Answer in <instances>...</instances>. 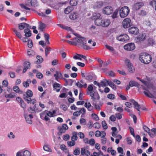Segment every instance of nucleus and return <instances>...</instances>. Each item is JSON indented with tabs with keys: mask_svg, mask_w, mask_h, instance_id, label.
Here are the masks:
<instances>
[{
	"mask_svg": "<svg viewBox=\"0 0 156 156\" xmlns=\"http://www.w3.org/2000/svg\"><path fill=\"white\" fill-rule=\"evenodd\" d=\"M72 40H75L74 41V44L73 45L77 46L79 48L82 47L84 49L87 50L91 49L89 46L87 45V41L86 38L83 37H78L73 38L71 39Z\"/></svg>",
	"mask_w": 156,
	"mask_h": 156,
	"instance_id": "1",
	"label": "nucleus"
},
{
	"mask_svg": "<svg viewBox=\"0 0 156 156\" xmlns=\"http://www.w3.org/2000/svg\"><path fill=\"white\" fill-rule=\"evenodd\" d=\"M20 5L22 9L26 10H30L28 7L30 6L35 7L37 5V1L36 0H27L25 4H21Z\"/></svg>",
	"mask_w": 156,
	"mask_h": 156,
	"instance_id": "2",
	"label": "nucleus"
},
{
	"mask_svg": "<svg viewBox=\"0 0 156 156\" xmlns=\"http://www.w3.org/2000/svg\"><path fill=\"white\" fill-rule=\"evenodd\" d=\"M140 60L144 64L150 63L151 61V56L149 54L144 53L139 56Z\"/></svg>",
	"mask_w": 156,
	"mask_h": 156,
	"instance_id": "3",
	"label": "nucleus"
},
{
	"mask_svg": "<svg viewBox=\"0 0 156 156\" xmlns=\"http://www.w3.org/2000/svg\"><path fill=\"white\" fill-rule=\"evenodd\" d=\"M125 64L127 66L128 71L130 73H133L134 72V67L130 62V61L129 59H126L125 60Z\"/></svg>",
	"mask_w": 156,
	"mask_h": 156,
	"instance_id": "4",
	"label": "nucleus"
},
{
	"mask_svg": "<svg viewBox=\"0 0 156 156\" xmlns=\"http://www.w3.org/2000/svg\"><path fill=\"white\" fill-rule=\"evenodd\" d=\"M123 27L125 28H128L132 24L131 20L128 18L125 19L122 22Z\"/></svg>",
	"mask_w": 156,
	"mask_h": 156,
	"instance_id": "5",
	"label": "nucleus"
},
{
	"mask_svg": "<svg viewBox=\"0 0 156 156\" xmlns=\"http://www.w3.org/2000/svg\"><path fill=\"white\" fill-rule=\"evenodd\" d=\"M116 38L117 40L122 42L127 41L129 39L128 36L126 34L120 35L117 37Z\"/></svg>",
	"mask_w": 156,
	"mask_h": 156,
	"instance_id": "6",
	"label": "nucleus"
},
{
	"mask_svg": "<svg viewBox=\"0 0 156 156\" xmlns=\"http://www.w3.org/2000/svg\"><path fill=\"white\" fill-rule=\"evenodd\" d=\"M124 48L126 50L130 51L133 50L135 48V46L133 43H129L125 45Z\"/></svg>",
	"mask_w": 156,
	"mask_h": 156,
	"instance_id": "7",
	"label": "nucleus"
},
{
	"mask_svg": "<svg viewBox=\"0 0 156 156\" xmlns=\"http://www.w3.org/2000/svg\"><path fill=\"white\" fill-rule=\"evenodd\" d=\"M78 16V14L77 12L73 11V10H71L70 14L69 15V17L71 20H76Z\"/></svg>",
	"mask_w": 156,
	"mask_h": 156,
	"instance_id": "8",
	"label": "nucleus"
},
{
	"mask_svg": "<svg viewBox=\"0 0 156 156\" xmlns=\"http://www.w3.org/2000/svg\"><path fill=\"white\" fill-rule=\"evenodd\" d=\"M128 31L130 34L137 35L139 33V29L136 27H132L129 29Z\"/></svg>",
	"mask_w": 156,
	"mask_h": 156,
	"instance_id": "9",
	"label": "nucleus"
},
{
	"mask_svg": "<svg viewBox=\"0 0 156 156\" xmlns=\"http://www.w3.org/2000/svg\"><path fill=\"white\" fill-rule=\"evenodd\" d=\"M146 35L145 34H140L136 37V42L138 43L143 41L146 39Z\"/></svg>",
	"mask_w": 156,
	"mask_h": 156,
	"instance_id": "10",
	"label": "nucleus"
},
{
	"mask_svg": "<svg viewBox=\"0 0 156 156\" xmlns=\"http://www.w3.org/2000/svg\"><path fill=\"white\" fill-rule=\"evenodd\" d=\"M53 90L57 92H59L62 88V86L60 84L55 82L53 85Z\"/></svg>",
	"mask_w": 156,
	"mask_h": 156,
	"instance_id": "11",
	"label": "nucleus"
},
{
	"mask_svg": "<svg viewBox=\"0 0 156 156\" xmlns=\"http://www.w3.org/2000/svg\"><path fill=\"white\" fill-rule=\"evenodd\" d=\"M68 127L66 124H64L62 125V127H60L59 129V132L58 134H61L65 132L66 130L68 129Z\"/></svg>",
	"mask_w": 156,
	"mask_h": 156,
	"instance_id": "12",
	"label": "nucleus"
},
{
	"mask_svg": "<svg viewBox=\"0 0 156 156\" xmlns=\"http://www.w3.org/2000/svg\"><path fill=\"white\" fill-rule=\"evenodd\" d=\"M89 95L91 97V99L93 100H99L100 99L99 95L97 92H94L90 94Z\"/></svg>",
	"mask_w": 156,
	"mask_h": 156,
	"instance_id": "13",
	"label": "nucleus"
},
{
	"mask_svg": "<svg viewBox=\"0 0 156 156\" xmlns=\"http://www.w3.org/2000/svg\"><path fill=\"white\" fill-rule=\"evenodd\" d=\"M129 101L133 104L134 105V108L135 109H137V111L140 112V109L141 108L140 105L133 99L130 100Z\"/></svg>",
	"mask_w": 156,
	"mask_h": 156,
	"instance_id": "14",
	"label": "nucleus"
},
{
	"mask_svg": "<svg viewBox=\"0 0 156 156\" xmlns=\"http://www.w3.org/2000/svg\"><path fill=\"white\" fill-rule=\"evenodd\" d=\"M101 26L104 27H108L110 23V20L107 19H103Z\"/></svg>",
	"mask_w": 156,
	"mask_h": 156,
	"instance_id": "15",
	"label": "nucleus"
},
{
	"mask_svg": "<svg viewBox=\"0 0 156 156\" xmlns=\"http://www.w3.org/2000/svg\"><path fill=\"white\" fill-rule=\"evenodd\" d=\"M130 10H119L120 16L121 18L126 17L129 13Z\"/></svg>",
	"mask_w": 156,
	"mask_h": 156,
	"instance_id": "16",
	"label": "nucleus"
},
{
	"mask_svg": "<svg viewBox=\"0 0 156 156\" xmlns=\"http://www.w3.org/2000/svg\"><path fill=\"white\" fill-rule=\"evenodd\" d=\"M54 76L55 77L56 80L58 82V79L59 78L62 79L63 77L61 72L58 71H56L55 73L54 74Z\"/></svg>",
	"mask_w": 156,
	"mask_h": 156,
	"instance_id": "17",
	"label": "nucleus"
},
{
	"mask_svg": "<svg viewBox=\"0 0 156 156\" xmlns=\"http://www.w3.org/2000/svg\"><path fill=\"white\" fill-rule=\"evenodd\" d=\"M144 5V4L143 2H139L135 4L133 8L135 10H139Z\"/></svg>",
	"mask_w": 156,
	"mask_h": 156,
	"instance_id": "18",
	"label": "nucleus"
},
{
	"mask_svg": "<svg viewBox=\"0 0 156 156\" xmlns=\"http://www.w3.org/2000/svg\"><path fill=\"white\" fill-rule=\"evenodd\" d=\"M18 25L19 28L20 30L23 29L25 27H27V28L29 27V24L25 23H20L18 24Z\"/></svg>",
	"mask_w": 156,
	"mask_h": 156,
	"instance_id": "19",
	"label": "nucleus"
},
{
	"mask_svg": "<svg viewBox=\"0 0 156 156\" xmlns=\"http://www.w3.org/2000/svg\"><path fill=\"white\" fill-rule=\"evenodd\" d=\"M93 86H94L93 84H91L88 86L87 88V90L88 91L87 92V94L89 95L90 94H91L93 93L94 91Z\"/></svg>",
	"mask_w": 156,
	"mask_h": 156,
	"instance_id": "20",
	"label": "nucleus"
},
{
	"mask_svg": "<svg viewBox=\"0 0 156 156\" xmlns=\"http://www.w3.org/2000/svg\"><path fill=\"white\" fill-rule=\"evenodd\" d=\"M143 128L144 131L147 133L151 136V137H153L154 136V135L151 132L150 129L147 126L145 125L144 126H143Z\"/></svg>",
	"mask_w": 156,
	"mask_h": 156,
	"instance_id": "21",
	"label": "nucleus"
},
{
	"mask_svg": "<svg viewBox=\"0 0 156 156\" xmlns=\"http://www.w3.org/2000/svg\"><path fill=\"white\" fill-rule=\"evenodd\" d=\"M25 33V36L26 37H30L31 36L30 30L28 27L26 28L24 30Z\"/></svg>",
	"mask_w": 156,
	"mask_h": 156,
	"instance_id": "22",
	"label": "nucleus"
},
{
	"mask_svg": "<svg viewBox=\"0 0 156 156\" xmlns=\"http://www.w3.org/2000/svg\"><path fill=\"white\" fill-rule=\"evenodd\" d=\"M109 82L110 81L108 80H107L104 79L103 80V81L101 82L100 83V85L103 87H106L108 85Z\"/></svg>",
	"mask_w": 156,
	"mask_h": 156,
	"instance_id": "23",
	"label": "nucleus"
},
{
	"mask_svg": "<svg viewBox=\"0 0 156 156\" xmlns=\"http://www.w3.org/2000/svg\"><path fill=\"white\" fill-rule=\"evenodd\" d=\"M84 106L87 108L89 111H91L93 109V107L91 106L90 102H86Z\"/></svg>",
	"mask_w": 156,
	"mask_h": 156,
	"instance_id": "24",
	"label": "nucleus"
},
{
	"mask_svg": "<svg viewBox=\"0 0 156 156\" xmlns=\"http://www.w3.org/2000/svg\"><path fill=\"white\" fill-rule=\"evenodd\" d=\"M46 27V24L45 23H42L41 22L39 23V25L38 29L41 31H43L44 29Z\"/></svg>",
	"mask_w": 156,
	"mask_h": 156,
	"instance_id": "25",
	"label": "nucleus"
},
{
	"mask_svg": "<svg viewBox=\"0 0 156 156\" xmlns=\"http://www.w3.org/2000/svg\"><path fill=\"white\" fill-rule=\"evenodd\" d=\"M76 85L80 88H81L83 87L84 88H86L87 87V85L86 83H85L83 84H82L79 81H78L76 83Z\"/></svg>",
	"mask_w": 156,
	"mask_h": 156,
	"instance_id": "26",
	"label": "nucleus"
},
{
	"mask_svg": "<svg viewBox=\"0 0 156 156\" xmlns=\"http://www.w3.org/2000/svg\"><path fill=\"white\" fill-rule=\"evenodd\" d=\"M144 90H146V91H144V93L147 97L151 98H154V95L152 94H151L149 91L147 90L146 89H144Z\"/></svg>",
	"mask_w": 156,
	"mask_h": 156,
	"instance_id": "27",
	"label": "nucleus"
},
{
	"mask_svg": "<svg viewBox=\"0 0 156 156\" xmlns=\"http://www.w3.org/2000/svg\"><path fill=\"white\" fill-rule=\"evenodd\" d=\"M102 20V18L96 19L94 20V23L95 25L98 26H101Z\"/></svg>",
	"mask_w": 156,
	"mask_h": 156,
	"instance_id": "28",
	"label": "nucleus"
},
{
	"mask_svg": "<svg viewBox=\"0 0 156 156\" xmlns=\"http://www.w3.org/2000/svg\"><path fill=\"white\" fill-rule=\"evenodd\" d=\"M34 13H37L39 16L43 17L45 16L44 12H42L41 10H32Z\"/></svg>",
	"mask_w": 156,
	"mask_h": 156,
	"instance_id": "29",
	"label": "nucleus"
},
{
	"mask_svg": "<svg viewBox=\"0 0 156 156\" xmlns=\"http://www.w3.org/2000/svg\"><path fill=\"white\" fill-rule=\"evenodd\" d=\"M101 15L99 13H94L92 16V19L94 20L96 19H99L100 18Z\"/></svg>",
	"mask_w": 156,
	"mask_h": 156,
	"instance_id": "30",
	"label": "nucleus"
},
{
	"mask_svg": "<svg viewBox=\"0 0 156 156\" xmlns=\"http://www.w3.org/2000/svg\"><path fill=\"white\" fill-rule=\"evenodd\" d=\"M37 61L35 62V63L36 64H40L43 61V59L42 57L40 55H37Z\"/></svg>",
	"mask_w": 156,
	"mask_h": 156,
	"instance_id": "31",
	"label": "nucleus"
},
{
	"mask_svg": "<svg viewBox=\"0 0 156 156\" xmlns=\"http://www.w3.org/2000/svg\"><path fill=\"white\" fill-rule=\"evenodd\" d=\"M73 136L71 137L72 140H77L78 137L77 135V133L76 132H73L72 133Z\"/></svg>",
	"mask_w": 156,
	"mask_h": 156,
	"instance_id": "32",
	"label": "nucleus"
},
{
	"mask_svg": "<svg viewBox=\"0 0 156 156\" xmlns=\"http://www.w3.org/2000/svg\"><path fill=\"white\" fill-rule=\"evenodd\" d=\"M57 25L62 28L66 30H70V27L65 26L64 25L59 24H57Z\"/></svg>",
	"mask_w": 156,
	"mask_h": 156,
	"instance_id": "33",
	"label": "nucleus"
},
{
	"mask_svg": "<svg viewBox=\"0 0 156 156\" xmlns=\"http://www.w3.org/2000/svg\"><path fill=\"white\" fill-rule=\"evenodd\" d=\"M51 48L49 47H46L45 49V55L47 57L49 53L51 51Z\"/></svg>",
	"mask_w": 156,
	"mask_h": 156,
	"instance_id": "34",
	"label": "nucleus"
},
{
	"mask_svg": "<svg viewBox=\"0 0 156 156\" xmlns=\"http://www.w3.org/2000/svg\"><path fill=\"white\" fill-rule=\"evenodd\" d=\"M129 86L131 87H137L139 85V84L137 82L134 81H130L129 82Z\"/></svg>",
	"mask_w": 156,
	"mask_h": 156,
	"instance_id": "35",
	"label": "nucleus"
},
{
	"mask_svg": "<svg viewBox=\"0 0 156 156\" xmlns=\"http://www.w3.org/2000/svg\"><path fill=\"white\" fill-rule=\"evenodd\" d=\"M23 98L24 100L27 101V102L28 104L30 103L31 101H32V100H31V97H29L28 96H26L25 94L23 95Z\"/></svg>",
	"mask_w": 156,
	"mask_h": 156,
	"instance_id": "36",
	"label": "nucleus"
},
{
	"mask_svg": "<svg viewBox=\"0 0 156 156\" xmlns=\"http://www.w3.org/2000/svg\"><path fill=\"white\" fill-rule=\"evenodd\" d=\"M16 96L15 93H11L8 94H6L5 95V97L6 98H12L15 97Z\"/></svg>",
	"mask_w": 156,
	"mask_h": 156,
	"instance_id": "37",
	"label": "nucleus"
},
{
	"mask_svg": "<svg viewBox=\"0 0 156 156\" xmlns=\"http://www.w3.org/2000/svg\"><path fill=\"white\" fill-rule=\"evenodd\" d=\"M13 30L17 37H18L20 39L21 38L22 36L20 32H18L17 30L15 29H13Z\"/></svg>",
	"mask_w": 156,
	"mask_h": 156,
	"instance_id": "38",
	"label": "nucleus"
},
{
	"mask_svg": "<svg viewBox=\"0 0 156 156\" xmlns=\"http://www.w3.org/2000/svg\"><path fill=\"white\" fill-rule=\"evenodd\" d=\"M108 85L114 90H116V86L112 81H110L109 82Z\"/></svg>",
	"mask_w": 156,
	"mask_h": 156,
	"instance_id": "39",
	"label": "nucleus"
},
{
	"mask_svg": "<svg viewBox=\"0 0 156 156\" xmlns=\"http://www.w3.org/2000/svg\"><path fill=\"white\" fill-rule=\"evenodd\" d=\"M73 80L72 79H68V80H67V83L66 84H65L64 85L66 86L67 85H69L70 86H71L73 83Z\"/></svg>",
	"mask_w": 156,
	"mask_h": 156,
	"instance_id": "40",
	"label": "nucleus"
},
{
	"mask_svg": "<svg viewBox=\"0 0 156 156\" xmlns=\"http://www.w3.org/2000/svg\"><path fill=\"white\" fill-rule=\"evenodd\" d=\"M119 11V10H115L112 13L111 16L113 19H114L117 17Z\"/></svg>",
	"mask_w": 156,
	"mask_h": 156,
	"instance_id": "41",
	"label": "nucleus"
},
{
	"mask_svg": "<svg viewBox=\"0 0 156 156\" xmlns=\"http://www.w3.org/2000/svg\"><path fill=\"white\" fill-rule=\"evenodd\" d=\"M85 79L87 80L89 82H91L93 79V77L91 75H87L86 76Z\"/></svg>",
	"mask_w": 156,
	"mask_h": 156,
	"instance_id": "42",
	"label": "nucleus"
},
{
	"mask_svg": "<svg viewBox=\"0 0 156 156\" xmlns=\"http://www.w3.org/2000/svg\"><path fill=\"white\" fill-rule=\"evenodd\" d=\"M101 124L102 126L104 129H107L108 127L106 122L105 120L103 121L102 122Z\"/></svg>",
	"mask_w": 156,
	"mask_h": 156,
	"instance_id": "43",
	"label": "nucleus"
},
{
	"mask_svg": "<svg viewBox=\"0 0 156 156\" xmlns=\"http://www.w3.org/2000/svg\"><path fill=\"white\" fill-rule=\"evenodd\" d=\"M70 5L75 6L77 5V2L76 0H71L69 2Z\"/></svg>",
	"mask_w": 156,
	"mask_h": 156,
	"instance_id": "44",
	"label": "nucleus"
},
{
	"mask_svg": "<svg viewBox=\"0 0 156 156\" xmlns=\"http://www.w3.org/2000/svg\"><path fill=\"white\" fill-rule=\"evenodd\" d=\"M80 148L78 147L74 150L73 152V154L76 155H78L80 154Z\"/></svg>",
	"mask_w": 156,
	"mask_h": 156,
	"instance_id": "45",
	"label": "nucleus"
},
{
	"mask_svg": "<svg viewBox=\"0 0 156 156\" xmlns=\"http://www.w3.org/2000/svg\"><path fill=\"white\" fill-rule=\"evenodd\" d=\"M33 95V92L31 90H28L26 93V96H28L29 97H31Z\"/></svg>",
	"mask_w": 156,
	"mask_h": 156,
	"instance_id": "46",
	"label": "nucleus"
},
{
	"mask_svg": "<svg viewBox=\"0 0 156 156\" xmlns=\"http://www.w3.org/2000/svg\"><path fill=\"white\" fill-rule=\"evenodd\" d=\"M30 152L28 150H25L23 152V156H30Z\"/></svg>",
	"mask_w": 156,
	"mask_h": 156,
	"instance_id": "47",
	"label": "nucleus"
},
{
	"mask_svg": "<svg viewBox=\"0 0 156 156\" xmlns=\"http://www.w3.org/2000/svg\"><path fill=\"white\" fill-rule=\"evenodd\" d=\"M113 10H103V13L107 15H110L113 12Z\"/></svg>",
	"mask_w": 156,
	"mask_h": 156,
	"instance_id": "48",
	"label": "nucleus"
},
{
	"mask_svg": "<svg viewBox=\"0 0 156 156\" xmlns=\"http://www.w3.org/2000/svg\"><path fill=\"white\" fill-rule=\"evenodd\" d=\"M147 42L150 45H153L155 43V41L152 38H148L147 40Z\"/></svg>",
	"mask_w": 156,
	"mask_h": 156,
	"instance_id": "49",
	"label": "nucleus"
},
{
	"mask_svg": "<svg viewBox=\"0 0 156 156\" xmlns=\"http://www.w3.org/2000/svg\"><path fill=\"white\" fill-rule=\"evenodd\" d=\"M107 98L113 100L115 98V96L113 94H109L107 95Z\"/></svg>",
	"mask_w": 156,
	"mask_h": 156,
	"instance_id": "50",
	"label": "nucleus"
},
{
	"mask_svg": "<svg viewBox=\"0 0 156 156\" xmlns=\"http://www.w3.org/2000/svg\"><path fill=\"white\" fill-rule=\"evenodd\" d=\"M95 144V140L91 138L89 140L88 144H90L91 146H93Z\"/></svg>",
	"mask_w": 156,
	"mask_h": 156,
	"instance_id": "51",
	"label": "nucleus"
},
{
	"mask_svg": "<svg viewBox=\"0 0 156 156\" xmlns=\"http://www.w3.org/2000/svg\"><path fill=\"white\" fill-rule=\"evenodd\" d=\"M25 119L27 122L29 124H31L32 123V121L30 118L29 117V116L27 115L25 116Z\"/></svg>",
	"mask_w": 156,
	"mask_h": 156,
	"instance_id": "52",
	"label": "nucleus"
},
{
	"mask_svg": "<svg viewBox=\"0 0 156 156\" xmlns=\"http://www.w3.org/2000/svg\"><path fill=\"white\" fill-rule=\"evenodd\" d=\"M67 144L68 146L71 147L74 146L75 144V142L74 140H72V141H68Z\"/></svg>",
	"mask_w": 156,
	"mask_h": 156,
	"instance_id": "53",
	"label": "nucleus"
},
{
	"mask_svg": "<svg viewBox=\"0 0 156 156\" xmlns=\"http://www.w3.org/2000/svg\"><path fill=\"white\" fill-rule=\"evenodd\" d=\"M93 127L95 129H98L100 128L101 127V125L100 123L98 122H96L93 124Z\"/></svg>",
	"mask_w": 156,
	"mask_h": 156,
	"instance_id": "54",
	"label": "nucleus"
},
{
	"mask_svg": "<svg viewBox=\"0 0 156 156\" xmlns=\"http://www.w3.org/2000/svg\"><path fill=\"white\" fill-rule=\"evenodd\" d=\"M91 116L93 119H95L96 121H98L99 119L98 116L95 113H93L91 115Z\"/></svg>",
	"mask_w": 156,
	"mask_h": 156,
	"instance_id": "55",
	"label": "nucleus"
},
{
	"mask_svg": "<svg viewBox=\"0 0 156 156\" xmlns=\"http://www.w3.org/2000/svg\"><path fill=\"white\" fill-rule=\"evenodd\" d=\"M22 12L23 15L28 16L30 14V10H22Z\"/></svg>",
	"mask_w": 156,
	"mask_h": 156,
	"instance_id": "56",
	"label": "nucleus"
},
{
	"mask_svg": "<svg viewBox=\"0 0 156 156\" xmlns=\"http://www.w3.org/2000/svg\"><path fill=\"white\" fill-rule=\"evenodd\" d=\"M13 89L15 92L16 93H19L20 92V89L17 86H16L13 87Z\"/></svg>",
	"mask_w": 156,
	"mask_h": 156,
	"instance_id": "57",
	"label": "nucleus"
},
{
	"mask_svg": "<svg viewBox=\"0 0 156 156\" xmlns=\"http://www.w3.org/2000/svg\"><path fill=\"white\" fill-rule=\"evenodd\" d=\"M129 129L131 134L134 137H135V134L134 132V130L131 127H129Z\"/></svg>",
	"mask_w": 156,
	"mask_h": 156,
	"instance_id": "58",
	"label": "nucleus"
},
{
	"mask_svg": "<svg viewBox=\"0 0 156 156\" xmlns=\"http://www.w3.org/2000/svg\"><path fill=\"white\" fill-rule=\"evenodd\" d=\"M62 41H63L64 42H67L70 44L73 45V44H74V41H69L68 40H66L65 39H62L61 40Z\"/></svg>",
	"mask_w": 156,
	"mask_h": 156,
	"instance_id": "59",
	"label": "nucleus"
},
{
	"mask_svg": "<svg viewBox=\"0 0 156 156\" xmlns=\"http://www.w3.org/2000/svg\"><path fill=\"white\" fill-rule=\"evenodd\" d=\"M28 46V47L31 48L33 46V43L32 40H29L27 44Z\"/></svg>",
	"mask_w": 156,
	"mask_h": 156,
	"instance_id": "60",
	"label": "nucleus"
},
{
	"mask_svg": "<svg viewBox=\"0 0 156 156\" xmlns=\"http://www.w3.org/2000/svg\"><path fill=\"white\" fill-rule=\"evenodd\" d=\"M149 4L150 5H151L152 7H154V6H155L156 5V0H153L149 2Z\"/></svg>",
	"mask_w": 156,
	"mask_h": 156,
	"instance_id": "61",
	"label": "nucleus"
},
{
	"mask_svg": "<svg viewBox=\"0 0 156 156\" xmlns=\"http://www.w3.org/2000/svg\"><path fill=\"white\" fill-rule=\"evenodd\" d=\"M60 108H61L64 111H66L67 109V107L66 105L63 104L60 106Z\"/></svg>",
	"mask_w": 156,
	"mask_h": 156,
	"instance_id": "62",
	"label": "nucleus"
},
{
	"mask_svg": "<svg viewBox=\"0 0 156 156\" xmlns=\"http://www.w3.org/2000/svg\"><path fill=\"white\" fill-rule=\"evenodd\" d=\"M35 52L33 51H27V55L29 56H31L34 55Z\"/></svg>",
	"mask_w": 156,
	"mask_h": 156,
	"instance_id": "63",
	"label": "nucleus"
},
{
	"mask_svg": "<svg viewBox=\"0 0 156 156\" xmlns=\"http://www.w3.org/2000/svg\"><path fill=\"white\" fill-rule=\"evenodd\" d=\"M9 75L11 78H14L15 76V73L12 72H9Z\"/></svg>",
	"mask_w": 156,
	"mask_h": 156,
	"instance_id": "64",
	"label": "nucleus"
}]
</instances>
